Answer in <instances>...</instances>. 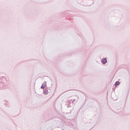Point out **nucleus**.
<instances>
[{"label": "nucleus", "instance_id": "obj_1", "mask_svg": "<svg viewBox=\"0 0 130 130\" xmlns=\"http://www.w3.org/2000/svg\"><path fill=\"white\" fill-rule=\"evenodd\" d=\"M102 62L104 64H105V63H106V62H107V59H106V58H103L102 60Z\"/></svg>", "mask_w": 130, "mask_h": 130}, {"label": "nucleus", "instance_id": "obj_2", "mask_svg": "<svg viewBox=\"0 0 130 130\" xmlns=\"http://www.w3.org/2000/svg\"><path fill=\"white\" fill-rule=\"evenodd\" d=\"M44 94L47 95L48 94V90L47 89H44Z\"/></svg>", "mask_w": 130, "mask_h": 130}, {"label": "nucleus", "instance_id": "obj_3", "mask_svg": "<svg viewBox=\"0 0 130 130\" xmlns=\"http://www.w3.org/2000/svg\"><path fill=\"white\" fill-rule=\"evenodd\" d=\"M119 84H120V83L119 82V81H117L115 83V86H118V85H119Z\"/></svg>", "mask_w": 130, "mask_h": 130}, {"label": "nucleus", "instance_id": "obj_4", "mask_svg": "<svg viewBox=\"0 0 130 130\" xmlns=\"http://www.w3.org/2000/svg\"><path fill=\"white\" fill-rule=\"evenodd\" d=\"M42 85L44 86V87L46 86V82H44L43 84Z\"/></svg>", "mask_w": 130, "mask_h": 130}, {"label": "nucleus", "instance_id": "obj_5", "mask_svg": "<svg viewBox=\"0 0 130 130\" xmlns=\"http://www.w3.org/2000/svg\"><path fill=\"white\" fill-rule=\"evenodd\" d=\"M41 88V89H44V88H45V86L42 85Z\"/></svg>", "mask_w": 130, "mask_h": 130}, {"label": "nucleus", "instance_id": "obj_6", "mask_svg": "<svg viewBox=\"0 0 130 130\" xmlns=\"http://www.w3.org/2000/svg\"><path fill=\"white\" fill-rule=\"evenodd\" d=\"M75 101H76V99H73V100H72L73 103H74V102H75Z\"/></svg>", "mask_w": 130, "mask_h": 130}]
</instances>
